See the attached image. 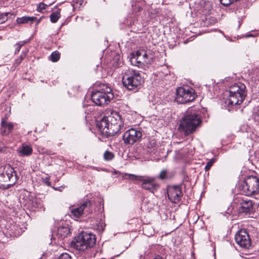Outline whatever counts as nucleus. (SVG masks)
Wrapping results in <instances>:
<instances>
[{
	"instance_id": "1",
	"label": "nucleus",
	"mask_w": 259,
	"mask_h": 259,
	"mask_svg": "<svg viewBox=\"0 0 259 259\" xmlns=\"http://www.w3.org/2000/svg\"><path fill=\"white\" fill-rule=\"evenodd\" d=\"M97 125L102 134L107 137L118 134L124 126L121 116L114 111H111L110 115L104 117Z\"/></svg>"
},
{
	"instance_id": "2",
	"label": "nucleus",
	"mask_w": 259,
	"mask_h": 259,
	"mask_svg": "<svg viewBox=\"0 0 259 259\" xmlns=\"http://www.w3.org/2000/svg\"><path fill=\"white\" fill-rule=\"evenodd\" d=\"M229 98L226 103L230 105H240L246 96V86L241 82H237L230 86Z\"/></svg>"
},
{
	"instance_id": "3",
	"label": "nucleus",
	"mask_w": 259,
	"mask_h": 259,
	"mask_svg": "<svg viewBox=\"0 0 259 259\" xmlns=\"http://www.w3.org/2000/svg\"><path fill=\"white\" fill-rule=\"evenodd\" d=\"M200 116L195 113H188L181 121L179 125L180 131L188 135L194 133L201 123Z\"/></svg>"
},
{
	"instance_id": "4",
	"label": "nucleus",
	"mask_w": 259,
	"mask_h": 259,
	"mask_svg": "<svg viewBox=\"0 0 259 259\" xmlns=\"http://www.w3.org/2000/svg\"><path fill=\"white\" fill-rule=\"evenodd\" d=\"M143 82L139 71L132 69L126 70L122 77L123 84L128 90H137Z\"/></svg>"
},
{
	"instance_id": "5",
	"label": "nucleus",
	"mask_w": 259,
	"mask_h": 259,
	"mask_svg": "<svg viewBox=\"0 0 259 259\" xmlns=\"http://www.w3.org/2000/svg\"><path fill=\"white\" fill-rule=\"evenodd\" d=\"M96 242L94 234L82 232L76 236L72 241L71 245L75 249L83 251L88 248L93 247Z\"/></svg>"
},
{
	"instance_id": "6",
	"label": "nucleus",
	"mask_w": 259,
	"mask_h": 259,
	"mask_svg": "<svg viewBox=\"0 0 259 259\" xmlns=\"http://www.w3.org/2000/svg\"><path fill=\"white\" fill-rule=\"evenodd\" d=\"M113 97L111 88L106 85H103L99 89L93 91L91 95L92 101L98 106L108 104Z\"/></svg>"
},
{
	"instance_id": "7",
	"label": "nucleus",
	"mask_w": 259,
	"mask_h": 259,
	"mask_svg": "<svg viewBox=\"0 0 259 259\" xmlns=\"http://www.w3.org/2000/svg\"><path fill=\"white\" fill-rule=\"evenodd\" d=\"M238 189L240 193L246 196L257 193L259 190V177L256 176L246 177Z\"/></svg>"
},
{
	"instance_id": "8",
	"label": "nucleus",
	"mask_w": 259,
	"mask_h": 259,
	"mask_svg": "<svg viewBox=\"0 0 259 259\" xmlns=\"http://www.w3.org/2000/svg\"><path fill=\"white\" fill-rule=\"evenodd\" d=\"M232 209L238 214H250L253 211L252 202L245 197L239 196L235 198L231 205Z\"/></svg>"
},
{
	"instance_id": "9",
	"label": "nucleus",
	"mask_w": 259,
	"mask_h": 259,
	"mask_svg": "<svg viewBox=\"0 0 259 259\" xmlns=\"http://www.w3.org/2000/svg\"><path fill=\"white\" fill-rule=\"evenodd\" d=\"M124 178L125 179L138 180L142 182V188L153 194L159 187V185L155 182V178L154 177H146L144 178L143 176L125 174L124 176Z\"/></svg>"
},
{
	"instance_id": "10",
	"label": "nucleus",
	"mask_w": 259,
	"mask_h": 259,
	"mask_svg": "<svg viewBox=\"0 0 259 259\" xmlns=\"http://www.w3.org/2000/svg\"><path fill=\"white\" fill-rule=\"evenodd\" d=\"M196 97L194 90L189 87H179L177 90L176 100L179 103L192 102Z\"/></svg>"
},
{
	"instance_id": "11",
	"label": "nucleus",
	"mask_w": 259,
	"mask_h": 259,
	"mask_svg": "<svg viewBox=\"0 0 259 259\" xmlns=\"http://www.w3.org/2000/svg\"><path fill=\"white\" fill-rule=\"evenodd\" d=\"M16 171L10 165L0 167V182H9L8 186H12L17 182Z\"/></svg>"
},
{
	"instance_id": "12",
	"label": "nucleus",
	"mask_w": 259,
	"mask_h": 259,
	"mask_svg": "<svg viewBox=\"0 0 259 259\" xmlns=\"http://www.w3.org/2000/svg\"><path fill=\"white\" fill-rule=\"evenodd\" d=\"M70 215L76 219L80 218L82 215L92 213V202L90 200L83 202L80 205L70 207Z\"/></svg>"
},
{
	"instance_id": "13",
	"label": "nucleus",
	"mask_w": 259,
	"mask_h": 259,
	"mask_svg": "<svg viewBox=\"0 0 259 259\" xmlns=\"http://www.w3.org/2000/svg\"><path fill=\"white\" fill-rule=\"evenodd\" d=\"M235 240L236 243L242 248L248 249L251 244L249 235L246 230H239L235 236Z\"/></svg>"
},
{
	"instance_id": "14",
	"label": "nucleus",
	"mask_w": 259,
	"mask_h": 259,
	"mask_svg": "<svg viewBox=\"0 0 259 259\" xmlns=\"http://www.w3.org/2000/svg\"><path fill=\"white\" fill-rule=\"evenodd\" d=\"M142 136V134L140 131L131 128L125 132L123 139L125 144L133 145L138 141Z\"/></svg>"
},
{
	"instance_id": "15",
	"label": "nucleus",
	"mask_w": 259,
	"mask_h": 259,
	"mask_svg": "<svg viewBox=\"0 0 259 259\" xmlns=\"http://www.w3.org/2000/svg\"><path fill=\"white\" fill-rule=\"evenodd\" d=\"M167 195L169 199L172 202H179L183 196L182 191L180 186H169L167 188Z\"/></svg>"
},
{
	"instance_id": "16",
	"label": "nucleus",
	"mask_w": 259,
	"mask_h": 259,
	"mask_svg": "<svg viewBox=\"0 0 259 259\" xmlns=\"http://www.w3.org/2000/svg\"><path fill=\"white\" fill-rule=\"evenodd\" d=\"M1 134L4 136L8 135L13 130V124L3 119L2 121Z\"/></svg>"
},
{
	"instance_id": "17",
	"label": "nucleus",
	"mask_w": 259,
	"mask_h": 259,
	"mask_svg": "<svg viewBox=\"0 0 259 259\" xmlns=\"http://www.w3.org/2000/svg\"><path fill=\"white\" fill-rule=\"evenodd\" d=\"M70 231L68 228L61 226L58 228L56 235L58 236L59 239H63L67 237Z\"/></svg>"
},
{
	"instance_id": "18",
	"label": "nucleus",
	"mask_w": 259,
	"mask_h": 259,
	"mask_svg": "<svg viewBox=\"0 0 259 259\" xmlns=\"http://www.w3.org/2000/svg\"><path fill=\"white\" fill-rule=\"evenodd\" d=\"M20 156H29L32 153V148L28 145H23L22 147L18 150Z\"/></svg>"
},
{
	"instance_id": "19",
	"label": "nucleus",
	"mask_w": 259,
	"mask_h": 259,
	"mask_svg": "<svg viewBox=\"0 0 259 259\" xmlns=\"http://www.w3.org/2000/svg\"><path fill=\"white\" fill-rule=\"evenodd\" d=\"M37 18L35 17H28L24 16L20 18H18L16 19V22L18 24H25L28 23L29 21L33 22L36 20Z\"/></svg>"
},
{
	"instance_id": "20",
	"label": "nucleus",
	"mask_w": 259,
	"mask_h": 259,
	"mask_svg": "<svg viewBox=\"0 0 259 259\" xmlns=\"http://www.w3.org/2000/svg\"><path fill=\"white\" fill-rule=\"evenodd\" d=\"M147 147L148 149V152L149 153H155L157 149V146L155 140L153 139L149 141L147 144Z\"/></svg>"
},
{
	"instance_id": "21",
	"label": "nucleus",
	"mask_w": 259,
	"mask_h": 259,
	"mask_svg": "<svg viewBox=\"0 0 259 259\" xmlns=\"http://www.w3.org/2000/svg\"><path fill=\"white\" fill-rule=\"evenodd\" d=\"M130 62L132 65L140 67L143 64L138 60V56H135V53H133L132 57L130 59Z\"/></svg>"
},
{
	"instance_id": "22",
	"label": "nucleus",
	"mask_w": 259,
	"mask_h": 259,
	"mask_svg": "<svg viewBox=\"0 0 259 259\" xmlns=\"http://www.w3.org/2000/svg\"><path fill=\"white\" fill-rule=\"evenodd\" d=\"M60 11V9H59V11L54 12L50 15V20L52 23H55L57 22L58 19L60 18L61 15Z\"/></svg>"
},
{
	"instance_id": "23",
	"label": "nucleus",
	"mask_w": 259,
	"mask_h": 259,
	"mask_svg": "<svg viewBox=\"0 0 259 259\" xmlns=\"http://www.w3.org/2000/svg\"><path fill=\"white\" fill-rule=\"evenodd\" d=\"M50 60L53 62H57L60 57V53L58 51L53 52L50 56Z\"/></svg>"
},
{
	"instance_id": "24",
	"label": "nucleus",
	"mask_w": 259,
	"mask_h": 259,
	"mask_svg": "<svg viewBox=\"0 0 259 259\" xmlns=\"http://www.w3.org/2000/svg\"><path fill=\"white\" fill-rule=\"evenodd\" d=\"M114 157V154L108 151H106L104 154V158L105 160H111L113 159Z\"/></svg>"
},
{
	"instance_id": "25",
	"label": "nucleus",
	"mask_w": 259,
	"mask_h": 259,
	"mask_svg": "<svg viewBox=\"0 0 259 259\" xmlns=\"http://www.w3.org/2000/svg\"><path fill=\"white\" fill-rule=\"evenodd\" d=\"M9 14V12L1 13L0 14V24H3L8 20V16Z\"/></svg>"
},
{
	"instance_id": "26",
	"label": "nucleus",
	"mask_w": 259,
	"mask_h": 259,
	"mask_svg": "<svg viewBox=\"0 0 259 259\" xmlns=\"http://www.w3.org/2000/svg\"><path fill=\"white\" fill-rule=\"evenodd\" d=\"M48 7V5L41 2L37 6V11L39 12H42L43 10H45L46 8Z\"/></svg>"
},
{
	"instance_id": "27",
	"label": "nucleus",
	"mask_w": 259,
	"mask_h": 259,
	"mask_svg": "<svg viewBox=\"0 0 259 259\" xmlns=\"http://www.w3.org/2000/svg\"><path fill=\"white\" fill-rule=\"evenodd\" d=\"M143 53H144V50L138 51L135 53V55L138 56V60L140 61L141 63H144V60H143L142 57V55H143Z\"/></svg>"
},
{
	"instance_id": "28",
	"label": "nucleus",
	"mask_w": 259,
	"mask_h": 259,
	"mask_svg": "<svg viewBox=\"0 0 259 259\" xmlns=\"http://www.w3.org/2000/svg\"><path fill=\"white\" fill-rule=\"evenodd\" d=\"M214 162V159L212 158L207 163H206L205 166V171H207L209 170L213 163Z\"/></svg>"
},
{
	"instance_id": "29",
	"label": "nucleus",
	"mask_w": 259,
	"mask_h": 259,
	"mask_svg": "<svg viewBox=\"0 0 259 259\" xmlns=\"http://www.w3.org/2000/svg\"><path fill=\"white\" fill-rule=\"evenodd\" d=\"M166 171L164 169H163L160 171L159 175L158 176V178H159L161 180H164L166 178Z\"/></svg>"
},
{
	"instance_id": "30",
	"label": "nucleus",
	"mask_w": 259,
	"mask_h": 259,
	"mask_svg": "<svg viewBox=\"0 0 259 259\" xmlns=\"http://www.w3.org/2000/svg\"><path fill=\"white\" fill-rule=\"evenodd\" d=\"M221 3L225 6L230 5V4L234 3L233 0H220Z\"/></svg>"
},
{
	"instance_id": "31",
	"label": "nucleus",
	"mask_w": 259,
	"mask_h": 259,
	"mask_svg": "<svg viewBox=\"0 0 259 259\" xmlns=\"http://www.w3.org/2000/svg\"><path fill=\"white\" fill-rule=\"evenodd\" d=\"M58 259H71V257L68 253H65L61 254Z\"/></svg>"
},
{
	"instance_id": "32",
	"label": "nucleus",
	"mask_w": 259,
	"mask_h": 259,
	"mask_svg": "<svg viewBox=\"0 0 259 259\" xmlns=\"http://www.w3.org/2000/svg\"><path fill=\"white\" fill-rule=\"evenodd\" d=\"M142 57L143 60H144V63H148V61L146 60V59L147 58V55L145 53V51H144V53H143V55H142Z\"/></svg>"
},
{
	"instance_id": "33",
	"label": "nucleus",
	"mask_w": 259,
	"mask_h": 259,
	"mask_svg": "<svg viewBox=\"0 0 259 259\" xmlns=\"http://www.w3.org/2000/svg\"><path fill=\"white\" fill-rule=\"evenodd\" d=\"M26 43V41H20V42H17L16 45H15V46H18V47H20V48H21L23 46H24L25 44Z\"/></svg>"
},
{
	"instance_id": "34",
	"label": "nucleus",
	"mask_w": 259,
	"mask_h": 259,
	"mask_svg": "<svg viewBox=\"0 0 259 259\" xmlns=\"http://www.w3.org/2000/svg\"><path fill=\"white\" fill-rule=\"evenodd\" d=\"M204 26H208L211 23L210 22V21L208 20L207 18H205V21H203Z\"/></svg>"
},
{
	"instance_id": "35",
	"label": "nucleus",
	"mask_w": 259,
	"mask_h": 259,
	"mask_svg": "<svg viewBox=\"0 0 259 259\" xmlns=\"http://www.w3.org/2000/svg\"><path fill=\"white\" fill-rule=\"evenodd\" d=\"M50 178H48L47 177L45 180H44V182L46 184H47L48 186H50L51 185V183L50 182Z\"/></svg>"
},
{
	"instance_id": "36",
	"label": "nucleus",
	"mask_w": 259,
	"mask_h": 259,
	"mask_svg": "<svg viewBox=\"0 0 259 259\" xmlns=\"http://www.w3.org/2000/svg\"><path fill=\"white\" fill-rule=\"evenodd\" d=\"M5 148V146L4 144L0 142V152H3Z\"/></svg>"
},
{
	"instance_id": "37",
	"label": "nucleus",
	"mask_w": 259,
	"mask_h": 259,
	"mask_svg": "<svg viewBox=\"0 0 259 259\" xmlns=\"http://www.w3.org/2000/svg\"><path fill=\"white\" fill-rule=\"evenodd\" d=\"M255 118L257 119V120H259V108L257 109L256 111L255 112Z\"/></svg>"
},
{
	"instance_id": "38",
	"label": "nucleus",
	"mask_w": 259,
	"mask_h": 259,
	"mask_svg": "<svg viewBox=\"0 0 259 259\" xmlns=\"http://www.w3.org/2000/svg\"><path fill=\"white\" fill-rule=\"evenodd\" d=\"M20 47L15 46V54H17L20 51Z\"/></svg>"
},
{
	"instance_id": "39",
	"label": "nucleus",
	"mask_w": 259,
	"mask_h": 259,
	"mask_svg": "<svg viewBox=\"0 0 259 259\" xmlns=\"http://www.w3.org/2000/svg\"><path fill=\"white\" fill-rule=\"evenodd\" d=\"M256 79L259 81V69L257 70L256 71Z\"/></svg>"
},
{
	"instance_id": "40",
	"label": "nucleus",
	"mask_w": 259,
	"mask_h": 259,
	"mask_svg": "<svg viewBox=\"0 0 259 259\" xmlns=\"http://www.w3.org/2000/svg\"><path fill=\"white\" fill-rule=\"evenodd\" d=\"M19 59L20 60L19 62L18 63V65L20 64L21 62L24 59V57L23 56V55H21Z\"/></svg>"
},
{
	"instance_id": "41",
	"label": "nucleus",
	"mask_w": 259,
	"mask_h": 259,
	"mask_svg": "<svg viewBox=\"0 0 259 259\" xmlns=\"http://www.w3.org/2000/svg\"><path fill=\"white\" fill-rule=\"evenodd\" d=\"M252 36H253V35L252 34L246 35V37H252Z\"/></svg>"
},
{
	"instance_id": "42",
	"label": "nucleus",
	"mask_w": 259,
	"mask_h": 259,
	"mask_svg": "<svg viewBox=\"0 0 259 259\" xmlns=\"http://www.w3.org/2000/svg\"><path fill=\"white\" fill-rule=\"evenodd\" d=\"M20 59H18L16 60V63L18 65V63L19 62Z\"/></svg>"
},
{
	"instance_id": "43",
	"label": "nucleus",
	"mask_w": 259,
	"mask_h": 259,
	"mask_svg": "<svg viewBox=\"0 0 259 259\" xmlns=\"http://www.w3.org/2000/svg\"><path fill=\"white\" fill-rule=\"evenodd\" d=\"M153 259H162V258L161 257H158V258L156 257V258H153Z\"/></svg>"
},
{
	"instance_id": "44",
	"label": "nucleus",
	"mask_w": 259,
	"mask_h": 259,
	"mask_svg": "<svg viewBox=\"0 0 259 259\" xmlns=\"http://www.w3.org/2000/svg\"><path fill=\"white\" fill-rule=\"evenodd\" d=\"M0 259H4V258H0Z\"/></svg>"
}]
</instances>
